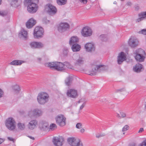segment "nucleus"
<instances>
[{
	"mask_svg": "<svg viewBox=\"0 0 146 146\" xmlns=\"http://www.w3.org/2000/svg\"><path fill=\"white\" fill-rule=\"evenodd\" d=\"M15 121L12 117H9L6 119L5 124L8 129L10 130H13L15 128Z\"/></svg>",
	"mask_w": 146,
	"mask_h": 146,
	"instance_id": "nucleus-6",
	"label": "nucleus"
},
{
	"mask_svg": "<svg viewBox=\"0 0 146 146\" xmlns=\"http://www.w3.org/2000/svg\"><path fill=\"white\" fill-rule=\"evenodd\" d=\"M125 134V133L124 132L123 133V134Z\"/></svg>",
	"mask_w": 146,
	"mask_h": 146,
	"instance_id": "nucleus-64",
	"label": "nucleus"
},
{
	"mask_svg": "<svg viewBox=\"0 0 146 146\" xmlns=\"http://www.w3.org/2000/svg\"><path fill=\"white\" fill-rule=\"evenodd\" d=\"M81 33L83 36L84 37H88L92 35V31L90 28L87 27H85L83 28Z\"/></svg>",
	"mask_w": 146,
	"mask_h": 146,
	"instance_id": "nucleus-13",
	"label": "nucleus"
},
{
	"mask_svg": "<svg viewBox=\"0 0 146 146\" xmlns=\"http://www.w3.org/2000/svg\"><path fill=\"white\" fill-rule=\"evenodd\" d=\"M67 140L71 146H83L82 143L79 139L74 137H69Z\"/></svg>",
	"mask_w": 146,
	"mask_h": 146,
	"instance_id": "nucleus-4",
	"label": "nucleus"
},
{
	"mask_svg": "<svg viewBox=\"0 0 146 146\" xmlns=\"http://www.w3.org/2000/svg\"><path fill=\"white\" fill-rule=\"evenodd\" d=\"M83 63V58H80L79 59L77 60L75 62V64L80 65Z\"/></svg>",
	"mask_w": 146,
	"mask_h": 146,
	"instance_id": "nucleus-35",
	"label": "nucleus"
},
{
	"mask_svg": "<svg viewBox=\"0 0 146 146\" xmlns=\"http://www.w3.org/2000/svg\"><path fill=\"white\" fill-rule=\"evenodd\" d=\"M126 55L123 52H121L119 54L117 58V62L119 64H120L123 61L126 59Z\"/></svg>",
	"mask_w": 146,
	"mask_h": 146,
	"instance_id": "nucleus-17",
	"label": "nucleus"
},
{
	"mask_svg": "<svg viewBox=\"0 0 146 146\" xmlns=\"http://www.w3.org/2000/svg\"><path fill=\"white\" fill-rule=\"evenodd\" d=\"M129 146H135V144H132L129 145Z\"/></svg>",
	"mask_w": 146,
	"mask_h": 146,
	"instance_id": "nucleus-58",
	"label": "nucleus"
},
{
	"mask_svg": "<svg viewBox=\"0 0 146 146\" xmlns=\"http://www.w3.org/2000/svg\"><path fill=\"white\" fill-rule=\"evenodd\" d=\"M139 146H146V140L144 141Z\"/></svg>",
	"mask_w": 146,
	"mask_h": 146,
	"instance_id": "nucleus-45",
	"label": "nucleus"
},
{
	"mask_svg": "<svg viewBox=\"0 0 146 146\" xmlns=\"http://www.w3.org/2000/svg\"><path fill=\"white\" fill-rule=\"evenodd\" d=\"M80 101H79L78 102V103H80Z\"/></svg>",
	"mask_w": 146,
	"mask_h": 146,
	"instance_id": "nucleus-62",
	"label": "nucleus"
},
{
	"mask_svg": "<svg viewBox=\"0 0 146 146\" xmlns=\"http://www.w3.org/2000/svg\"><path fill=\"white\" fill-rule=\"evenodd\" d=\"M125 91L124 88H121V89H119L117 90H116V92H118L119 91L122 92V91Z\"/></svg>",
	"mask_w": 146,
	"mask_h": 146,
	"instance_id": "nucleus-49",
	"label": "nucleus"
},
{
	"mask_svg": "<svg viewBox=\"0 0 146 146\" xmlns=\"http://www.w3.org/2000/svg\"><path fill=\"white\" fill-rule=\"evenodd\" d=\"M56 124L52 123L51 124L50 126V128H49V129H51L52 130H54V128H56Z\"/></svg>",
	"mask_w": 146,
	"mask_h": 146,
	"instance_id": "nucleus-39",
	"label": "nucleus"
},
{
	"mask_svg": "<svg viewBox=\"0 0 146 146\" xmlns=\"http://www.w3.org/2000/svg\"><path fill=\"white\" fill-rule=\"evenodd\" d=\"M64 141V138L62 137H54L53 138L52 142L54 145L56 146H62V142Z\"/></svg>",
	"mask_w": 146,
	"mask_h": 146,
	"instance_id": "nucleus-12",
	"label": "nucleus"
},
{
	"mask_svg": "<svg viewBox=\"0 0 146 146\" xmlns=\"http://www.w3.org/2000/svg\"><path fill=\"white\" fill-rule=\"evenodd\" d=\"M120 114L121 115V118H124L126 117V114L124 112H121L120 113Z\"/></svg>",
	"mask_w": 146,
	"mask_h": 146,
	"instance_id": "nucleus-44",
	"label": "nucleus"
},
{
	"mask_svg": "<svg viewBox=\"0 0 146 146\" xmlns=\"http://www.w3.org/2000/svg\"><path fill=\"white\" fill-rule=\"evenodd\" d=\"M29 137H30L31 139H33V140L34 139V137H32L30 136Z\"/></svg>",
	"mask_w": 146,
	"mask_h": 146,
	"instance_id": "nucleus-60",
	"label": "nucleus"
},
{
	"mask_svg": "<svg viewBox=\"0 0 146 146\" xmlns=\"http://www.w3.org/2000/svg\"><path fill=\"white\" fill-rule=\"evenodd\" d=\"M144 131V129L143 128H140L139 131H138L139 133L142 132Z\"/></svg>",
	"mask_w": 146,
	"mask_h": 146,
	"instance_id": "nucleus-51",
	"label": "nucleus"
},
{
	"mask_svg": "<svg viewBox=\"0 0 146 146\" xmlns=\"http://www.w3.org/2000/svg\"><path fill=\"white\" fill-rule=\"evenodd\" d=\"M85 48L86 51L88 52H91L94 51L95 48L94 45L91 43H87L85 46Z\"/></svg>",
	"mask_w": 146,
	"mask_h": 146,
	"instance_id": "nucleus-20",
	"label": "nucleus"
},
{
	"mask_svg": "<svg viewBox=\"0 0 146 146\" xmlns=\"http://www.w3.org/2000/svg\"><path fill=\"white\" fill-rule=\"evenodd\" d=\"M72 80V78L71 76H69L67 77L65 80L66 85L68 86L70 85Z\"/></svg>",
	"mask_w": 146,
	"mask_h": 146,
	"instance_id": "nucleus-30",
	"label": "nucleus"
},
{
	"mask_svg": "<svg viewBox=\"0 0 146 146\" xmlns=\"http://www.w3.org/2000/svg\"><path fill=\"white\" fill-rule=\"evenodd\" d=\"M56 63L55 70L58 71H61L64 70V64L59 62H56Z\"/></svg>",
	"mask_w": 146,
	"mask_h": 146,
	"instance_id": "nucleus-23",
	"label": "nucleus"
},
{
	"mask_svg": "<svg viewBox=\"0 0 146 146\" xmlns=\"http://www.w3.org/2000/svg\"><path fill=\"white\" fill-rule=\"evenodd\" d=\"M138 16L139 17H141L143 19H146V11L139 13Z\"/></svg>",
	"mask_w": 146,
	"mask_h": 146,
	"instance_id": "nucleus-36",
	"label": "nucleus"
},
{
	"mask_svg": "<svg viewBox=\"0 0 146 146\" xmlns=\"http://www.w3.org/2000/svg\"><path fill=\"white\" fill-rule=\"evenodd\" d=\"M4 15V13L2 11H0V15L2 16H3Z\"/></svg>",
	"mask_w": 146,
	"mask_h": 146,
	"instance_id": "nucleus-52",
	"label": "nucleus"
},
{
	"mask_svg": "<svg viewBox=\"0 0 146 146\" xmlns=\"http://www.w3.org/2000/svg\"><path fill=\"white\" fill-rule=\"evenodd\" d=\"M40 129L43 131H48L49 130V125L48 123L45 121H41L39 124Z\"/></svg>",
	"mask_w": 146,
	"mask_h": 146,
	"instance_id": "nucleus-14",
	"label": "nucleus"
},
{
	"mask_svg": "<svg viewBox=\"0 0 146 146\" xmlns=\"http://www.w3.org/2000/svg\"><path fill=\"white\" fill-rule=\"evenodd\" d=\"M43 34L44 30L41 27H36L34 30L33 35L35 38H38L41 37Z\"/></svg>",
	"mask_w": 146,
	"mask_h": 146,
	"instance_id": "nucleus-7",
	"label": "nucleus"
},
{
	"mask_svg": "<svg viewBox=\"0 0 146 146\" xmlns=\"http://www.w3.org/2000/svg\"><path fill=\"white\" fill-rule=\"evenodd\" d=\"M25 1L28 5L27 10L29 12L34 13L36 11L38 7L36 3L39 0H25Z\"/></svg>",
	"mask_w": 146,
	"mask_h": 146,
	"instance_id": "nucleus-1",
	"label": "nucleus"
},
{
	"mask_svg": "<svg viewBox=\"0 0 146 146\" xmlns=\"http://www.w3.org/2000/svg\"><path fill=\"white\" fill-rule=\"evenodd\" d=\"M66 66L67 68L70 69H72V66L68 62H64V66Z\"/></svg>",
	"mask_w": 146,
	"mask_h": 146,
	"instance_id": "nucleus-38",
	"label": "nucleus"
},
{
	"mask_svg": "<svg viewBox=\"0 0 146 146\" xmlns=\"http://www.w3.org/2000/svg\"><path fill=\"white\" fill-rule=\"evenodd\" d=\"M103 136H104V135H103ZM102 136H103V135H96V137H97V138H99L100 137H101Z\"/></svg>",
	"mask_w": 146,
	"mask_h": 146,
	"instance_id": "nucleus-54",
	"label": "nucleus"
},
{
	"mask_svg": "<svg viewBox=\"0 0 146 146\" xmlns=\"http://www.w3.org/2000/svg\"><path fill=\"white\" fill-rule=\"evenodd\" d=\"M49 97V95L47 93L41 92L38 94L37 97V100L40 104L42 105L48 101Z\"/></svg>",
	"mask_w": 146,
	"mask_h": 146,
	"instance_id": "nucleus-2",
	"label": "nucleus"
},
{
	"mask_svg": "<svg viewBox=\"0 0 146 146\" xmlns=\"http://www.w3.org/2000/svg\"><path fill=\"white\" fill-rule=\"evenodd\" d=\"M133 70L135 72H139L141 71L142 70H143V68L142 64L138 63L135 66L133 67Z\"/></svg>",
	"mask_w": 146,
	"mask_h": 146,
	"instance_id": "nucleus-24",
	"label": "nucleus"
},
{
	"mask_svg": "<svg viewBox=\"0 0 146 146\" xmlns=\"http://www.w3.org/2000/svg\"><path fill=\"white\" fill-rule=\"evenodd\" d=\"M56 62L49 63L48 64V66L49 67L51 68H52L53 69L55 70L56 64Z\"/></svg>",
	"mask_w": 146,
	"mask_h": 146,
	"instance_id": "nucleus-33",
	"label": "nucleus"
},
{
	"mask_svg": "<svg viewBox=\"0 0 146 146\" xmlns=\"http://www.w3.org/2000/svg\"><path fill=\"white\" fill-rule=\"evenodd\" d=\"M139 18H138L136 20V22H139L140 21L143 20V19L141 17H139Z\"/></svg>",
	"mask_w": 146,
	"mask_h": 146,
	"instance_id": "nucleus-46",
	"label": "nucleus"
},
{
	"mask_svg": "<svg viewBox=\"0 0 146 146\" xmlns=\"http://www.w3.org/2000/svg\"><path fill=\"white\" fill-rule=\"evenodd\" d=\"M4 141V140L3 139L0 138V144L2 143Z\"/></svg>",
	"mask_w": 146,
	"mask_h": 146,
	"instance_id": "nucleus-53",
	"label": "nucleus"
},
{
	"mask_svg": "<svg viewBox=\"0 0 146 146\" xmlns=\"http://www.w3.org/2000/svg\"><path fill=\"white\" fill-rule=\"evenodd\" d=\"M135 56L136 60L138 62H140L144 61L145 55V51L142 49H138L135 51Z\"/></svg>",
	"mask_w": 146,
	"mask_h": 146,
	"instance_id": "nucleus-3",
	"label": "nucleus"
},
{
	"mask_svg": "<svg viewBox=\"0 0 146 146\" xmlns=\"http://www.w3.org/2000/svg\"><path fill=\"white\" fill-rule=\"evenodd\" d=\"M11 6L15 7L19 6L22 2V0H9Z\"/></svg>",
	"mask_w": 146,
	"mask_h": 146,
	"instance_id": "nucleus-19",
	"label": "nucleus"
},
{
	"mask_svg": "<svg viewBox=\"0 0 146 146\" xmlns=\"http://www.w3.org/2000/svg\"><path fill=\"white\" fill-rule=\"evenodd\" d=\"M36 21L33 18L30 19L26 23V26L28 28L33 27L36 23Z\"/></svg>",
	"mask_w": 146,
	"mask_h": 146,
	"instance_id": "nucleus-21",
	"label": "nucleus"
},
{
	"mask_svg": "<svg viewBox=\"0 0 146 146\" xmlns=\"http://www.w3.org/2000/svg\"><path fill=\"white\" fill-rule=\"evenodd\" d=\"M85 103H83V104L82 105V106H80V110H82L83 108H84V106H85Z\"/></svg>",
	"mask_w": 146,
	"mask_h": 146,
	"instance_id": "nucleus-50",
	"label": "nucleus"
},
{
	"mask_svg": "<svg viewBox=\"0 0 146 146\" xmlns=\"http://www.w3.org/2000/svg\"><path fill=\"white\" fill-rule=\"evenodd\" d=\"M81 47L80 45L77 44H74L72 45L71 49L73 52H77L80 51Z\"/></svg>",
	"mask_w": 146,
	"mask_h": 146,
	"instance_id": "nucleus-29",
	"label": "nucleus"
},
{
	"mask_svg": "<svg viewBox=\"0 0 146 146\" xmlns=\"http://www.w3.org/2000/svg\"><path fill=\"white\" fill-rule=\"evenodd\" d=\"M27 31L23 29L21 30V32L19 33V36L20 38H22L25 40L26 39L27 36Z\"/></svg>",
	"mask_w": 146,
	"mask_h": 146,
	"instance_id": "nucleus-22",
	"label": "nucleus"
},
{
	"mask_svg": "<svg viewBox=\"0 0 146 146\" xmlns=\"http://www.w3.org/2000/svg\"><path fill=\"white\" fill-rule=\"evenodd\" d=\"M25 62L24 61L21 60H16L13 61L10 63V64L11 65L14 66H20L23 63Z\"/></svg>",
	"mask_w": 146,
	"mask_h": 146,
	"instance_id": "nucleus-26",
	"label": "nucleus"
},
{
	"mask_svg": "<svg viewBox=\"0 0 146 146\" xmlns=\"http://www.w3.org/2000/svg\"><path fill=\"white\" fill-rule=\"evenodd\" d=\"M1 1L2 0H0V5H1Z\"/></svg>",
	"mask_w": 146,
	"mask_h": 146,
	"instance_id": "nucleus-61",
	"label": "nucleus"
},
{
	"mask_svg": "<svg viewBox=\"0 0 146 146\" xmlns=\"http://www.w3.org/2000/svg\"><path fill=\"white\" fill-rule=\"evenodd\" d=\"M127 4L128 5L130 6V5H131V3L130 2H128L127 3Z\"/></svg>",
	"mask_w": 146,
	"mask_h": 146,
	"instance_id": "nucleus-57",
	"label": "nucleus"
},
{
	"mask_svg": "<svg viewBox=\"0 0 146 146\" xmlns=\"http://www.w3.org/2000/svg\"><path fill=\"white\" fill-rule=\"evenodd\" d=\"M80 1L81 3H82L84 4H86L87 2V0H79Z\"/></svg>",
	"mask_w": 146,
	"mask_h": 146,
	"instance_id": "nucleus-47",
	"label": "nucleus"
},
{
	"mask_svg": "<svg viewBox=\"0 0 146 146\" xmlns=\"http://www.w3.org/2000/svg\"><path fill=\"white\" fill-rule=\"evenodd\" d=\"M46 9L48 13L50 15H54L57 12V9L56 7L50 4L46 5Z\"/></svg>",
	"mask_w": 146,
	"mask_h": 146,
	"instance_id": "nucleus-8",
	"label": "nucleus"
},
{
	"mask_svg": "<svg viewBox=\"0 0 146 146\" xmlns=\"http://www.w3.org/2000/svg\"><path fill=\"white\" fill-rule=\"evenodd\" d=\"M67 96L72 98H75L78 96L77 91L74 89L68 90L66 93Z\"/></svg>",
	"mask_w": 146,
	"mask_h": 146,
	"instance_id": "nucleus-16",
	"label": "nucleus"
},
{
	"mask_svg": "<svg viewBox=\"0 0 146 146\" xmlns=\"http://www.w3.org/2000/svg\"><path fill=\"white\" fill-rule=\"evenodd\" d=\"M115 3H116V2H114V3L115 4Z\"/></svg>",
	"mask_w": 146,
	"mask_h": 146,
	"instance_id": "nucleus-63",
	"label": "nucleus"
},
{
	"mask_svg": "<svg viewBox=\"0 0 146 146\" xmlns=\"http://www.w3.org/2000/svg\"><path fill=\"white\" fill-rule=\"evenodd\" d=\"M85 130L84 129H82L80 130V132L82 133H83L84 132Z\"/></svg>",
	"mask_w": 146,
	"mask_h": 146,
	"instance_id": "nucleus-56",
	"label": "nucleus"
},
{
	"mask_svg": "<svg viewBox=\"0 0 146 146\" xmlns=\"http://www.w3.org/2000/svg\"><path fill=\"white\" fill-rule=\"evenodd\" d=\"M31 47L33 48H40L43 47L44 45L41 42H33L30 43Z\"/></svg>",
	"mask_w": 146,
	"mask_h": 146,
	"instance_id": "nucleus-15",
	"label": "nucleus"
},
{
	"mask_svg": "<svg viewBox=\"0 0 146 146\" xmlns=\"http://www.w3.org/2000/svg\"><path fill=\"white\" fill-rule=\"evenodd\" d=\"M37 121L35 120H32L30 121L28 124L29 128L33 130L35 127L36 125H37Z\"/></svg>",
	"mask_w": 146,
	"mask_h": 146,
	"instance_id": "nucleus-25",
	"label": "nucleus"
},
{
	"mask_svg": "<svg viewBox=\"0 0 146 146\" xmlns=\"http://www.w3.org/2000/svg\"><path fill=\"white\" fill-rule=\"evenodd\" d=\"M43 113L41 110L38 109H35L29 111V115L30 117H38L41 116Z\"/></svg>",
	"mask_w": 146,
	"mask_h": 146,
	"instance_id": "nucleus-9",
	"label": "nucleus"
},
{
	"mask_svg": "<svg viewBox=\"0 0 146 146\" xmlns=\"http://www.w3.org/2000/svg\"><path fill=\"white\" fill-rule=\"evenodd\" d=\"M99 38L101 40L104 41H106L108 40L107 36L105 35H100Z\"/></svg>",
	"mask_w": 146,
	"mask_h": 146,
	"instance_id": "nucleus-34",
	"label": "nucleus"
},
{
	"mask_svg": "<svg viewBox=\"0 0 146 146\" xmlns=\"http://www.w3.org/2000/svg\"><path fill=\"white\" fill-rule=\"evenodd\" d=\"M38 61L39 62H40V61H41V58H38Z\"/></svg>",
	"mask_w": 146,
	"mask_h": 146,
	"instance_id": "nucleus-59",
	"label": "nucleus"
},
{
	"mask_svg": "<svg viewBox=\"0 0 146 146\" xmlns=\"http://www.w3.org/2000/svg\"><path fill=\"white\" fill-rule=\"evenodd\" d=\"M63 54L64 57L67 56L69 55L68 49L67 48L65 47L63 48Z\"/></svg>",
	"mask_w": 146,
	"mask_h": 146,
	"instance_id": "nucleus-31",
	"label": "nucleus"
},
{
	"mask_svg": "<svg viewBox=\"0 0 146 146\" xmlns=\"http://www.w3.org/2000/svg\"><path fill=\"white\" fill-rule=\"evenodd\" d=\"M78 41V39L76 36H73L70 38L69 42V44L70 46L76 43Z\"/></svg>",
	"mask_w": 146,
	"mask_h": 146,
	"instance_id": "nucleus-27",
	"label": "nucleus"
},
{
	"mask_svg": "<svg viewBox=\"0 0 146 146\" xmlns=\"http://www.w3.org/2000/svg\"><path fill=\"white\" fill-rule=\"evenodd\" d=\"M129 127L128 125H125L123 128L122 131H124L129 129Z\"/></svg>",
	"mask_w": 146,
	"mask_h": 146,
	"instance_id": "nucleus-40",
	"label": "nucleus"
},
{
	"mask_svg": "<svg viewBox=\"0 0 146 146\" xmlns=\"http://www.w3.org/2000/svg\"><path fill=\"white\" fill-rule=\"evenodd\" d=\"M56 120L57 123L60 126H63L66 124V118L62 115H58Z\"/></svg>",
	"mask_w": 146,
	"mask_h": 146,
	"instance_id": "nucleus-10",
	"label": "nucleus"
},
{
	"mask_svg": "<svg viewBox=\"0 0 146 146\" xmlns=\"http://www.w3.org/2000/svg\"><path fill=\"white\" fill-rule=\"evenodd\" d=\"M67 0H56V2L58 5H60L65 4L67 2Z\"/></svg>",
	"mask_w": 146,
	"mask_h": 146,
	"instance_id": "nucleus-32",
	"label": "nucleus"
},
{
	"mask_svg": "<svg viewBox=\"0 0 146 146\" xmlns=\"http://www.w3.org/2000/svg\"><path fill=\"white\" fill-rule=\"evenodd\" d=\"M18 127L19 129H21L23 130L25 128V126L24 124L19 123L18 124Z\"/></svg>",
	"mask_w": 146,
	"mask_h": 146,
	"instance_id": "nucleus-37",
	"label": "nucleus"
},
{
	"mask_svg": "<svg viewBox=\"0 0 146 146\" xmlns=\"http://www.w3.org/2000/svg\"><path fill=\"white\" fill-rule=\"evenodd\" d=\"M4 94V92L3 90L0 88V98L3 97Z\"/></svg>",
	"mask_w": 146,
	"mask_h": 146,
	"instance_id": "nucleus-43",
	"label": "nucleus"
},
{
	"mask_svg": "<svg viewBox=\"0 0 146 146\" xmlns=\"http://www.w3.org/2000/svg\"><path fill=\"white\" fill-rule=\"evenodd\" d=\"M12 90L15 94H17L20 91L21 88L19 85L15 84L13 86Z\"/></svg>",
	"mask_w": 146,
	"mask_h": 146,
	"instance_id": "nucleus-28",
	"label": "nucleus"
},
{
	"mask_svg": "<svg viewBox=\"0 0 146 146\" xmlns=\"http://www.w3.org/2000/svg\"><path fill=\"white\" fill-rule=\"evenodd\" d=\"M82 124L81 123H78L76 125V127L78 129H80L82 128Z\"/></svg>",
	"mask_w": 146,
	"mask_h": 146,
	"instance_id": "nucleus-42",
	"label": "nucleus"
},
{
	"mask_svg": "<svg viewBox=\"0 0 146 146\" xmlns=\"http://www.w3.org/2000/svg\"><path fill=\"white\" fill-rule=\"evenodd\" d=\"M7 139L10 141H12L13 142H14L15 139L12 137H8Z\"/></svg>",
	"mask_w": 146,
	"mask_h": 146,
	"instance_id": "nucleus-48",
	"label": "nucleus"
},
{
	"mask_svg": "<svg viewBox=\"0 0 146 146\" xmlns=\"http://www.w3.org/2000/svg\"><path fill=\"white\" fill-rule=\"evenodd\" d=\"M138 43V41L133 37H131L129 39L128 42L129 45L131 47H135L137 46Z\"/></svg>",
	"mask_w": 146,
	"mask_h": 146,
	"instance_id": "nucleus-18",
	"label": "nucleus"
},
{
	"mask_svg": "<svg viewBox=\"0 0 146 146\" xmlns=\"http://www.w3.org/2000/svg\"><path fill=\"white\" fill-rule=\"evenodd\" d=\"M96 69L95 68L93 69L90 71H89L88 74L91 76H94L96 74L97 71L99 72H101L106 70V67L104 65H96Z\"/></svg>",
	"mask_w": 146,
	"mask_h": 146,
	"instance_id": "nucleus-5",
	"label": "nucleus"
},
{
	"mask_svg": "<svg viewBox=\"0 0 146 146\" xmlns=\"http://www.w3.org/2000/svg\"><path fill=\"white\" fill-rule=\"evenodd\" d=\"M117 117L119 118H121V116H120L119 114H117L116 115Z\"/></svg>",
	"mask_w": 146,
	"mask_h": 146,
	"instance_id": "nucleus-55",
	"label": "nucleus"
},
{
	"mask_svg": "<svg viewBox=\"0 0 146 146\" xmlns=\"http://www.w3.org/2000/svg\"><path fill=\"white\" fill-rule=\"evenodd\" d=\"M69 25L66 23H61L58 26V31L61 33L64 32L69 29Z\"/></svg>",
	"mask_w": 146,
	"mask_h": 146,
	"instance_id": "nucleus-11",
	"label": "nucleus"
},
{
	"mask_svg": "<svg viewBox=\"0 0 146 146\" xmlns=\"http://www.w3.org/2000/svg\"><path fill=\"white\" fill-rule=\"evenodd\" d=\"M139 34H143L144 35H146V29H144L139 32Z\"/></svg>",
	"mask_w": 146,
	"mask_h": 146,
	"instance_id": "nucleus-41",
	"label": "nucleus"
}]
</instances>
